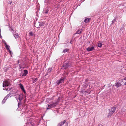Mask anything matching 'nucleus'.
Returning a JSON list of instances; mask_svg holds the SVG:
<instances>
[{"label": "nucleus", "instance_id": "8", "mask_svg": "<svg viewBox=\"0 0 126 126\" xmlns=\"http://www.w3.org/2000/svg\"><path fill=\"white\" fill-rule=\"evenodd\" d=\"M70 65L69 63H64L63 65V67L64 69H66Z\"/></svg>", "mask_w": 126, "mask_h": 126}, {"label": "nucleus", "instance_id": "16", "mask_svg": "<svg viewBox=\"0 0 126 126\" xmlns=\"http://www.w3.org/2000/svg\"><path fill=\"white\" fill-rule=\"evenodd\" d=\"M38 80V79L37 78H34L32 79V80L33 81V83H34L36 82Z\"/></svg>", "mask_w": 126, "mask_h": 126}, {"label": "nucleus", "instance_id": "3", "mask_svg": "<svg viewBox=\"0 0 126 126\" xmlns=\"http://www.w3.org/2000/svg\"><path fill=\"white\" fill-rule=\"evenodd\" d=\"M11 85L10 83L7 81H4L3 82V87H7Z\"/></svg>", "mask_w": 126, "mask_h": 126}, {"label": "nucleus", "instance_id": "27", "mask_svg": "<svg viewBox=\"0 0 126 126\" xmlns=\"http://www.w3.org/2000/svg\"><path fill=\"white\" fill-rule=\"evenodd\" d=\"M19 100L20 102H21V101L22 100V98H20V99H19Z\"/></svg>", "mask_w": 126, "mask_h": 126}, {"label": "nucleus", "instance_id": "29", "mask_svg": "<svg viewBox=\"0 0 126 126\" xmlns=\"http://www.w3.org/2000/svg\"><path fill=\"white\" fill-rule=\"evenodd\" d=\"M11 31H13L14 32V30H13V29H12V28H11Z\"/></svg>", "mask_w": 126, "mask_h": 126}, {"label": "nucleus", "instance_id": "2", "mask_svg": "<svg viewBox=\"0 0 126 126\" xmlns=\"http://www.w3.org/2000/svg\"><path fill=\"white\" fill-rule=\"evenodd\" d=\"M116 108V107H112L111 108L108 114V117H109L111 116L115 111Z\"/></svg>", "mask_w": 126, "mask_h": 126}, {"label": "nucleus", "instance_id": "5", "mask_svg": "<svg viewBox=\"0 0 126 126\" xmlns=\"http://www.w3.org/2000/svg\"><path fill=\"white\" fill-rule=\"evenodd\" d=\"M66 120H65L63 121H62L61 122L58 124L57 126H62L65 124L66 122Z\"/></svg>", "mask_w": 126, "mask_h": 126}, {"label": "nucleus", "instance_id": "25", "mask_svg": "<svg viewBox=\"0 0 126 126\" xmlns=\"http://www.w3.org/2000/svg\"><path fill=\"white\" fill-rule=\"evenodd\" d=\"M21 102H19L18 103V107H19V105H20L21 104Z\"/></svg>", "mask_w": 126, "mask_h": 126}, {"label": "nucleus", "instance_id": "11", "mask_svg": "<svg viewBox=\"0 0 126 126\" xmlns=\"http://www.w3.org/2000/svg\"><path fill=\"white\" fill-rule=\"evenodd\" d=\"M115 86L118 88L121 86V84L120 82H117L115 83Z\"/></svg>", "mask_w": 126, "mask_h": 126}, {"label": "nucleus", "instance_id": "4", "mask_svg": "<svg viewBox=\"0 0 126 126\" xmlns=\"http://www.w3.org/2000/svg\"><path fill=\"white\" fill-rule=\"evenodd\" d=\"M65 79V78H64L63 79H61L60 80L56 81V83L57 84H59L60 83H62L64 81Z\"/></svg>", "mask_w": 126, "mask_h": 126}, {"label": "nucleus", "instance_id": "21", "mask_svg": "<svg viewBox=\"0 0 126 126\" xmlns=\"http://www.w3.org/2000/svg\"><path fill=\"white\" fill-rule=\"evenodd\" d=\"M102 44L101 43H98V47H101L102 46Z\"/></svg>", "mask_w": 126, "mask_h": 126}, {"label": "nucleus", "instance_id": "6", "mask_svg": "<svg viewBox=\"0 0 126 126\" xmlns=\"http://www.w3.org/2000/svg\"><path fill=\"white\" fill-rule=\"evenodd\" d=\"M19 87L22 90V91L24 92V94H25L26 92L25 90L24 87L23 85L21 83L19 84Z\"/></svg>", "mask_w": 126, "mask_h": 126}, {"label": "nucleus", "instance_id": "7", "mask_svg": "<svg viewBox=\"0 0 126 126\" xmlns=\"http://www.w3.org/2000/svg\"><path fill=\"white\" fill-rule=\"evenodd\" d=\"M94 47L92 46L91 47H89L88 48H87L86 49L87 51L89 52L94 50Z\"/></svg>", "mask_w": 126, "mask_h": 126}, {"label": "nucleus", "instance_id": "34", "mask_svg": "<svg viewBox=\"0 0 126 126\" xmlns=\"http://www.w3.org/2000/svg\"><path fill=\"white\" fill-rule=\"evenodd\" d=\"M125 85H126V82L125 83Z\"/></svg>", "mask_w": 126, "mask_h": 126}, {"label": "nucleus", "instance_id": "15", "mask_svg": "<svg viewBox=\"0 0 126 126\" xmlns=\"http://www.w3.org/2000/svg\"><path fill=\"white\" fill-rule=\"evenodd\" d=\"M7 100V98L6 97H5L4 99L2 100V104H4L6 101Z\"/></svg>", "mask_w": 126, "mask_h": 126}, {"label": "nucleus", "instance_id": "9", "mask_svg": "<svg viewBox=\"0 0 126 126\" xmlns=\"http://www.w3.org/2000/svg\"><path fill=\"white\" fill-rule=\"evenodd\" d=\"M91 20V18H88L87 17H85L84 21L85 23H87L90 21Z\"/></svg>", "mask_w": 126, "mask_h": 126}, {"label": "nucleus", "instance_id": "20", "mask_svg": "<svg viewBox=\"0 0 126 126\" xmlns=\"http://www.w3.org/2000/svg\"><path fill=\"white\" fill-rule=\"evenodd\" d=\"M116 18H115L113 20H112V24H113L114 22H116Z\"/></svg>", "mask_w": 126, "mask_h": 126}, {"label": "nucleus", "instance_id": "33", "mask_svg": "<svg viewBox=\"0 0 126 126\" xmlns=\"http://www.w3.org/2000/svg\"><path fill=\"white\" fill-rule=\"evenodd\" d=\"M85 92H86L87 93H88V92H87V91H85Z\"/></svg>", "mask_w": 126, "mask_h": 126}, {"label": "nucleus", "instance_id": "26", "mask_svg": "<svg viewBox=\"0 0 126 126\" xmlns=\"http://www.w3.org/2000/svg\"><path fill=\"white\" fill-rule=\"evenodd\" d=\"M17 95L18 96V99H19L20 98V96L18 94H17Z\"/></svg>", "mask_w": 126, "mask_h": 126}, {"label": "nucleus", "instance_id": "24", "mask_svg": "<svg viewBox=\"0 0 126 126\" xmlns=\"http://www.w3.org/2000/svg\"><path fill=\"white\" fill-rule=\"evenodd\" d=\"M29 34L32 36L33 35L32 33V32H29Z\"/></svg>", "mask_w": 126, "mask_h": 126}, {"label": "nucleus", "instance_id": "30", "mask_svg": "<svg viewBox=\"0 0 126 126\" xmlns=\"http://www.w3.org/2000/svg\"><path fill=\"white\" fill-rule=\"evenodd\" d=\"M9 50V52H10V53H11V51L10 50V49H9L8 50Z\"/></svg>", "mask_w": 126, "mask_h": 126}, {"label": "nucleus", "instance_id": "28", "mask_svg": "<svg viewBox=\"0 0 126 126\" xmlns=\"http://www.w3.org/2000/svg\"><path fill=\"white\" fill-rule=\"evenodd\" d=\"M83 92H84V91H79V92L80 93H83Z\"/></svg>", "mask_w": 126, "mask_h": 126}, {"label": "nucleus", "instance_id": "18", "mask_svg": "<svg viewBox=\"0 0 126 126\" xmlns=\"http://www.w3.org/2000/svg\"><path fill=\"white\" fill-rule=\"evenodd\" d=\"M69 51V49L67 48V49H64L63 51V53H65L67 51Z\"/></svg>", "mask_w": 126, "mask_h": 126}, {"label": "nucleus", "instance_id": "10", "mask_svg": "<svg viewBox=\"0 0 126 126\" xmlns=\"http://www.w3.org/2000/svg\"><path fill=\"white\" fill-rule=\"evenodd\" d=\"M88 81V80L87 79H86L85 80V83L84 84H83V87H84V88H86L87 87L88 85L87 84V83Z\"/></svg>", "mask_w": 126, "mask_h": 126}, {"label": "nucleus", "instance_id": "35", "mask_svg": "<svg viewBox=\"0 0 126 126\" xmlns=\"http://www.w3.org/2000/svg\"><path fill=\"white\" fill-rule=\"evenodd\" d=\"M16 98V100H17V99Z\"/></svg>", "mask_w": 126, "mask_h": 126}, {"label": "nucleus", "instance_id": "19", "mask_svg": "<svg viewBox=\"0 0 126 126\" xmlns=\"http://www.w3.org/2000/svg\"><path fill=\"white\" fill-rule=\"evenodd\" d=\"M48 11L47 10H45L43 11V12L44 13L47 14L48 13Z\"/></svg>", "mask_w": 126, "mask_h": 126}, {"label": "nucleus", "instance_id": "22", "mask_svg": "<svg viewBox=\"0 0 126 126\" xmlns=\"http://www.w3.org/2000/svg\"><path fill=\"white\" fill-rule=\"evenodd\" d=\"M8 3L9 4H11L12 2L11 0H8Z\"/></svg>", "mask_w": 126, "mask_h": 126}, {"label": "nucleus", "instance_id": "14", "mask_svg": "<svg viewBox=\"0 0 126 126\" xmlns=\"http://www.w3.org/2000/svg\"><path fill=\"white\" fill-rule=\"evenodd\" d=\"M13 35L16 39L17 38L19 37V35L17 33H16V34H13Z\"/></svg>", "mask_w": 126, "mask_h": 126}, {"label": "nucleus", "instance_id": "31", "mask_svg": "<svg viewBox=\"0 0 126 126\" xmlns=\"http://www.w3.org/2000/svg\"><path fill=\"white\" fill-rule=\"evenodd\" d=\"M72 40H71V41L70 42V43L72 44Z\"/></svg>", "mask_w": 126, "mask_h": 126}, {"label": "nucleus", "instance_id": "13", "mask_svg": "<svg viewBox=\"0 0 126 126\" xmlns=\"http://www.w3.org/2000/svg\"><path fill=\"white\" fill-rule=\"evenodd\" d=\"M5 46L7 49L8 50L10 49V46L7 45V44L6 43H5Z\"/></svg>", "mask_w": 126, "mask_h": 126}, {"label": "nucleus", "instance_id": "23", "mask_svg": "<svg viewBox=\"0 0 126 126\" xmlns=\"http://www.w3.org/2000/svg\"><path fill=\"white\" fill-rule=\"evenodd\" d=\"M10 94H8L6 96V97H6L7 98V99L8 98V97L10 95Z\"/></svg>", "mask_w": 126, "mask_h": 126}, {"label": "nucleus", "instance_id": "32", "mask_svg": "<svg viewBox=\"0 0 126 126\" xmlns=\"http://www.w3.org/2000/svg\"><path fill=\"white\" fill-rule=\"evenodd\" d=\"M51 69H50V70L49 71V72H51Z\"/></svg>", "mask_w": 126, "mask_h": 126}, {"label": "nucleus", "instance_id": "1", "mask_svg": "<svg viewBox=\"0 0 126 126\" xmlns=\"http://www.w3.org/2000/svg\"><path fill=\"white\" fill-rule=\"evenodd\" d=\"M58 100H57L55 102L52 103H49L48 104V107L47 108L48 110L50 109L51 108L55 107L58 104Z\"/></svg>", "mask_w": 126, "mask_h": 126}, {"label": "nucleus", "instance_id": "12", "mask_svg": "<svg viewBox=\"0 0 126 126\" xmlns=\"http://www.w3.org/2000/svg\"><path fill=\"white\" fill-rule=\"evenodd\" d=\"M24 73L23 74L22 76H26L28 73V71L27 70H24Z\"/></svg>", "mask_w": 126, "mask_h": 126}, {"label": "nucleus", "instance_id": "17", "mask_svg": "<svg viewBox=\"0 0 126 126\" xmlns=\"http://www.w3.org/2000/svg\"><path fill=\"white\" fill-rule=\"evenodd\" d=\"M81 32V31L80 30H78L76 32V33L78 34H80Z\"/></svg>", "mask_w": 126, "mask_h": 126}]
</instances>
